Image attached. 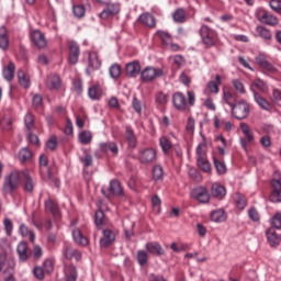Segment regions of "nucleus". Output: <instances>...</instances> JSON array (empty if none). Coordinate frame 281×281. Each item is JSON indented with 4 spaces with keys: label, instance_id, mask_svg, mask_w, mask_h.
Instances as JSON below:
<instances>
[{
    "label": "nucleus",
    "instance_id": "obj_56",
    "mask_svg": "<svg viewBox=\"0 0 281 281\" xmlns=\"http://www.w3.org/2000/svg\"><path fill=\"white\" fill-rule=\"evenodd\" d=\"M25 126L29 131H32L34 128V115L32 113H27L24 117Z\"/></svg>",
    "mask_w": 281,
    "mask_h": 281
},
{
    "label": "nucleus",
    "instance_id": "obj_38",
    "mask_svg": "<svg viewBox=\"0 0 281 281\" xmlns=\"http://www.w3.org/2000/svg\"><path fill=\"white\" fill-rule=\"evenodd\" d=\"M156 36L160 38L161 44L165 47H168V45H171L172 43V36L166 31H157Z\"/></svg>",
    "mask_w": 281,
    "mask_h": 281
},
{
    "label": "nucleus",
    "instance_id": "obj_15",
    "mask_svg": "<svg viewBox=\"0 0 281 281\" xmlns=\"http://www.w3.org/2000/svg\"><path fill=\"white\" fill-rule=\"evenodd\" d=\"M125 71H126V76H128V78H137V76H139V74H142V65H139V61L134 60L126 65Z\"/></svg>",
    "mask_w": 281,
    "mask_h": 281
},
{
    "label": "nucleus",
    "instance_id": "obj_27",
    "mask_svg": "<svg viewBox=\"0 0 281 281\" xmlns=\"http://www.w3.org/2000/svg\"><path fill=\"white\" fill-rule=\"evenodd\" d=\"M14 71H16V67L14 66V63L10 61L2 70L4 80L12 82V80H14Z\"/></svg>",
    "mask_w": 281,
    "mask_h": 281
},
{
    "label": "nucleus",
    "instance_id": "obj_62",
    "mask_svg": "<svg viewBox=\"0 0 281 281\" xmlns=\"http://www.w3.org/2000/svg\"><path fill=\"white\" fill-rule=\"evenodd\" d=\"M271 225H272V227H276V229H281V213H277L271 218Z\"/></svg>",
    "mask_w": 281,
    "mask_h": 281
},
{
    "label": "nucleus",
    "instance_id": "obj_21",
    "mask_svg": "<svg viewBox=\"0 0 281 281\" xmlns=\"http://www.w3.org/2000/svg\"><path fill=\"white\" fill-rule=\"evenodd\" d=\"M115 243V233L111 229L103 231V237L100 239L101 247H110Z\"/></svg>",
    "mask_w": 281,
    "mask_h": 281
},
{
    "label": "nucleus",
    "instance_id": "obj_19",
    "mask_svg": "<svg viewBox=\"0 0 281 281\" xmlns=\"http://www.w3.org/2000/svg\"><path fill=\"white\" fill-rule=\"evenodd\" d=\"M145 249H147L148 254H151V256H164L165 254L164 247L157 241L147 243Z\"/></svg>",
    "mask_w": 281,
    "mask_h": 281
},
{
    "label": "nucleus",
    "instance_id": "obj_36",
    "mask_svg": "<svg viewBox=\"0 0 281 281\" xmlns=\"http://www.w3.org/2000/svg\"><path fill=\"white\" fill-rule=\"evenodd\" d=\"M10 40L8 38V30L4 26L0 27V49H8Z\"/></svg>",
    "mask_w": 281,
    "mask_h": 281
},
{
    "label": "nucleus",
    "instance_id": "obj_12",
    "mask_svg": "<svg viewBox=\"0 0 281 281\" xmlns=\"http://www.w3.org/2000/svg\"><path fill=\"white\" fill-rule=\"evenodd\" d=\"M31 41L38 49L47 47V38H45V35L41 31H33L31 33Z\"/></svg>",
    "mask_w": 281,
    "mask_h": 281
},
{
    "label": "nucleus",
    "instance_id": "obj_32",
    "mask_svg": "<svg viewBox=\"0 0 281 281\" xmlns=\"http://www.w3.org/2000/svg\"><path fill=\"white\" fill-rule=\"evenodd\" d=\"M211 194L214 199H223L227 194V190L220 183H214L211 189Z\"/></svg>",
    "mask_w": 281,
    "mask_h": 281
},
{
    "label": "nucleus",
    "instance_id": "obj_52",
    "mask_svg": "<svg viewBox=\"0 0 281 281\" xmlns=\"http://www.w3.org/2000/svg\"><path fill=\"white\" fill-rule=\"evenodd\" d=\"M235 203L238 210H243L244 207H247V198H245L243 194H237L235 198Z\"/></svg>",
    "mask_w": 281,
    "mask_h": 281
},
{
    "label": "nucleus",
    "instance_id": "obj_10",
    "mask_svg": "<svg viewBox=\"0 0 281 281\" xmlns=\"http://www.w3.org/2000/svg\"><path fill=\"white\" fill-rule=\"evenodd\" d=\"M68 49H69L68 63L70 65H77L78 58H80V46L78 45V43L74 41H69Z\"/></svg>",
    "mask_w": 281,
    "mask_h": 281
},
{
    "label": "nucleus",
    "instance_id": "obj_41",
    "mask_svg": "<svg viewBox=\"0 0 281 281\" xmlns=\"http://www.w3.org/2000/svg\"><path fill=\"white\" fill-rule=\"evenodd\" d=\"M198 166L200 170H203V172L212 171V165H210V161L207 160L206 156L198 158Z\"/></svg>",
    "mask_w": 281,
    "mask_h": 281
},
{
    "label": "nucleus",
    "instance_id": "obj_22",
    "mask_svg": "<svg viewBox=\"0 0 281 281\" xmlns=\"http://www.w3.org/2000/svg\"><path fill=\"white\" fill-rule=\"evenodd\" d=\"M45 207L47 212H50L54 218H60V209H58V202L48 199L45 201Z\"/></svg>",
    "mask_w": 281,
    "mask_h": 281
},
{
    "label": "nucleus",
    "instance_id": "obj_60",
    "mask_svg": "<svg viewBox=\"0 0 281 281\" xmlns=\"http://www.w3.org/2000/svg\"><path fill=\"white\" fill-rule=\"evenodd\" d=\"M80 161L83 164L85 168L93 166V157L89 154H86L83 157H81Z\"/></svg>",
    "mask_w": 281,
    "mask_h": 281
},
{
    "label": "nucleus",
    "instance_id": "obj_33",
    "mask_svg": "<svg viewBox=\"0 0 281 281\" xmlns=\"http://www.w3.org/2000/svg\"><path fill=\"white\" fill-rule=\"evenodd\" d=\"M223 100L226 104H228V106H231V109H234V105L238 103L236 102L237 100L236 93L229 90H224Z\"/></svg>",
    "mask_w": 281,
    "mask_h": 281
},
{
    "label": "nucleus",
    "instance_id": "obj_54",
    "mask_svg": "<svg viewBox=\"0 0 281 281\" xmlns=\"http://www.w3.org/2000/svg\"><path fill=\"white\" fill-rule=\"evenodd\" d=\"M72 12L75 16H77V19H82V16H85V13H86L85 5L82 4L74 5Z\"/></svg>",
    "mask_w": 281,
    "mask_h": 281
},
{
    "label": "nucleus",
    "instance_id": "obj_39",
    "mask_svg": "<svg viewBox=\"0 0 281 281\" xmlns=\"http://www.w3.org/2000/svg\"><path fill=\"white\" fill-rule=\"evenodd\" d=\"M222 82L221 75L215 76V81H209L207 82V89L211 91V93H218L221 89L218 88Z\"/></svg>",
    "mask_w": 281,
    "mask_h": 281
},
{
    "label": "nucleus",
    "instance_id": "obj_18",
    "mask_svg": "<svg viewBox=\"0 0 281 281\" xmlns=\"http://www.w3.org/2000/svg\"><path fill=\"white\" fill-rule=\"evenodd\" d=\"M63 81L60 80V77L58 75H49L46 79V87L50 91H58Z\"/></svg>",
    "mask_w": 281,
    "mask_h": 281
},
{
    "label": "nucleus",
    "instance_id": "obj_43",
    "mask_svg": "<svg viewBox=\"0 0 281 281\" xmlns=\"http://www.w3.org/2000/svg\"><path fill=\"white\" fill-rule=\"evenodd\" d=\"M256 32L260 38H263L265 41H271V31L265 26H257Z\"/></svg>",
    "mask_w": 281,
    "mask_h": 281
},
{
    "label": "nucleus",
    "instance_id": "obj_24",
    "mask_svg": "<svg viewBox=\"0 0 281 281\" xmlns=\"http://www.w3.org/2000/svg\"><path fill=\"white\" fill-rule=\"evenodd\" d=\"M100 149L102 153H111L113 157H116V155L120 153V148L114 142L101 143Z\"/></svg>",
    "mask_w": 281,
    "mask_h": 281
},
{
    "label": "nucleus",
    "instance_id": "obj_5",
    "mask_svg": "<svg viewBox=\"0 0 281 281\" xmlns=\"http://www.w3.org/2000/svg\"><path fill=\"white\" fill-rule=\"evenodd\" d=\"M101 192L106 199H112V196H122L124 194V189L122 188V183L117 180H112L108 188L101 189Z\"/></svg>",
    "mask_w": 281,
    "mask_h": 281
},
{
    "label": "nucleus",
    "instance_id": "obj_64",
    "mask_svg": "<svg viewBox=\"0 0 281 281\" xmlns=\"http://www.w3.org/2000/svg\"><path fill=\"white\" fill-rule=\"evenodd\" d=\"M204 106L207 109V111H216V104L214 103V100L211 99V97H207L204 101Z\"/></svg>",
    "mask_w": 281,
    "mask_h": 281
},
{
    "label": "nucleus",
    "instance_id": "obj_37",
    "mask_svg": "<svg viewBox=\"0 0 281 281\" xmlns=\"http://www.w3.org/2000/svg\"><path fill=\"white\" fill-rule=\"evenodd\" d=\"M226 218L225 210L218 209L211 213V221H214V223H223Z\"/></svg>",
    "mask_w": 281,
    "mask_h": 281
},
{
    "label": "nucleus",
    "instance_id": "obj_48",
    "mask_svg": "<svg viewBox=\"0 0 281 281\" xmlns=\"http://www.w3.org/2000/svg\"><path fill=\"white\" fill-rule=\"evenodd\" d=\"M91 139H93V136L89 131H83L79 134V140L85 145L91 144Z\"/></svg>",
    "mask_w": 281,
    "mask_h": 281
},
{
    "label": "nucleus",
    "instance_id": "obj_44",
    "mask_svg": "<svg viewBox=\"0 0 281 281\" xmlns=\"http://www.w3.org/2000/svg\"><path fill=\"white\" fill-rule=\"evenodd\" d=\"M153 179L155 181H161L164 179V167L161 165H156L153 168Z\"/></svg>",
    "mask_w": 281,
    "mask_h": 281
},
{
    "label": "nucleus",
    "instance_id": "obj_59",
    "mask_svg": "<svg viewBox=\"0 0 281 281\" xmlns=\"http://www.w3.org/2000/svg\"><path fill=\"white\" fill-rule=\"evenodd\" d=\"M252 87H256L258 91H267V83L261 79H256L252 81Z\"/></svg>",
    "mask_w": 281,
    "mask_h": 281
},
{
    "label": "nucleus",
    "instance_id": "obj_23",
    "mask_svg": "<svg viewBox=\"0 0 281 281\" xmlns=\"http://www.w3.org/2000/svg\"><path fill=\"white\" fill-rule=\"evenodd\" d=\"M268 243L271 247H278L281 243V236L273 228H269L266 233Z\"/></svg>",
    "mask_w": 281,
    "mask_h": 281
},
{
    "label": "nucleus",
    "instance_id": "obj_14",
    "mask_svg": "<svg viewBox=\"0 0 281 281\" xmlns=\"http://www.w3.org/2000/svg\"><path fill=\"white\" fill-rule=\"evenodd\" d=\"M272 192L270 194V201L272 203H281V182L280 180L271 181Z\"/></svg>",
    "mask_w": 281,
    "mask_h": 281
},
{
    "label": "nucleus",
    "instance_id": "obj_20",
    "mask_svg": "<svg viewBox=\"0 0 281 281\" xmlns=\"http://www.w3.org/2000/svg\"><path fill=\"white\" fill-rule=\"evenodd\" d=\"M88 95L90 98V100H100V98H102V95H104V88H102V86L100 85H92L89 89H88Z\"/></svg>",
    "mask_w": 281,
    "mask_h": 281
},
{
    "label": "nucleus",
    "instance_id": "obj_63",
    "mask_svg": "<svg viewBox=\"0 0 281 281\" xmlns=\"http://www.w3.org/2000/svg\"><path fill=\"white\" fill-rule=\"evenodd\" d=\"M108 12H110V14L112 16H115V14H119L120 13V4H115V3H112V4H109L108 3V7L105 9Z\"/></svg>",
    "mask_w": 281,
    "mask_h": 281
},
{
    "label": "nucleus",
    "instance_id": "obj_17",
    "mask_svg": "<svg viewBox=\"0 0 281 281\" xmlns=\"http://www.w3.org/2000/svg\"><path fill=\"white\" fill-rule=\"evenodd\" d=\"M22 181H23V190L24 192L32 193L34 192V179H32V176H30L29 171H22Z\"/></svg>",
    "mask_w": 281,
    "mask_h": 281
},
{
    "label": "nucleus",
    "instance_id": "obj_34",
    "mask_svg": "<svg viewBox=\"0 0 281 281\" xmlns=\"http://www.w3.org/2000/svg\"><path fill=\"white\" fill-rule=\"evenodd\" d=\"M139 23L143 25H147V27H155L157 25V22L155 21V16L149 13H144L138 19Z\"/></svg>",
    "mask_w": 281,
    "mask_h": 281
},
{
    "label": "nucleus",
    "instance_id": "obj_1",
    "mask_svg": "<svg viewBox=\"0 0 281 281\" xmlns=\"http://www.w3.org/2000/svg\"><path fill=\"white\" fill-rule=\"evenodd\" d=\"M14 267H16V263L14 262L12 255H10V251L3 250L0 252V272L9 276L7 280H10V278L14 280V277H12Z\"/></svg>",
    "mask_w": 281,
    "mask_h": 281
},
{
    "label": "nucleus",
    "instance_id": "obj_8",
    "mask_svg": "<svg viewBox=\"0 0 281 281\" xmlns=\"http://www.w3.org/2000/svg\"><path fill=\"white\" fill-rule=\"evenodd\" d=\"M192 199L198 201V203H210V191L205 187H196L195 189L192 190L191 192Z\"/></svg>",
    "mask_w": 281,
    "mask_h": 281
},
{
    "label": "nucleus",
    "instance_id": "obj_61",
    "mask_svg": "<svg viewBox=\"0 0 281 281\" xmlns=\"http://www.w3.org/2000/svg\"><path fill=\"white\" fill-rule=\"evenodd\" d=\"M132 106L138 115H142V101H139L137 97L133 98Z\"/></svg>",
    "mask_w": 281,
    "mask_h": 281
},
{
    "label": "nucleus",
    "instance_id": "obj_26",
    "mask_svg": "<svg viewBox=\"0 0 281 281\" xmlns=\"http://www.w3.org/2000/svg\"><path fill=\"white\" fill-rule=\"evenodd\" d=\"M170 100V97L168 95V93L164 92V91H158L155 94V102L158 106V109H164V106H166L168 104Z\"/></svg>",
    "mask_w": 281,
    "mask_h": 281
},
{
    "label": "nucleus",
    "instance_id": "obj_13",
    "mask_svg": "<svg viewBox=\"0 0 281 281\" xmlns=\"http://www.w3.org/2000/svg\"><path fill=\"white\" fill-rule=\"evenodd\" d=\"M63 256L66 258V260H72V258H75V260L80 261L82 258V255L78 251V249H74V247H71L69 244L64 245Z\"/></svg>",
    "mask_w": 281,
    "mask_h": 281
},
{
    "label": "nucleus",
    "instance_id": "obj_47",
    "mask_svg": "<svg viewBox=\"0 0 281 281\" xmlns=\"http://www.w3.org/2000/svg\"><path fill=\"white\" fill-rule=\"evenodd\" d=\"M240 130L244 133L247 142H254V133H251V128H249V125H247V123H241Z\"/></svg>",
    "mask_w": 281,
    "mask_h": 281
},
{
    "label": "nucleus",
    "instance_id": "obj_42",
    "mask_svg": "<svg viewBox=\"0 0 281 281\" xmlns=\"http://www.w3.org/2000/svg\"><path fill=\"white\" fill-rule=\"evenodd\" d=\"M172 16L176 23H186L187 21L186 10L183 9H177Z\"/></svg>",
    "mask_w": 281,
    "mask_h": 281
},
{
    "label": "nucleus",
    "instance_id": "obj_31",
    "mask_svg": "<svg viewBox=\"0 0 281 281\" xmlns=\"http://www.w3.org/2000/svg\"><path fill=\"white\" fill-rule=\"evenodd\" d=\"M125 139L128 144V148H137V136H135V132H133V128L126 127Z\"/></svg>",
    "mask_w": 281,
    "mask_h": 281
},
{
    "label": "nucleus",
    "instance_id": "obj_29",
    "mask_svg": "<svg viewBox=\"0 0 281 281\" xmlns=\"http://www.w3.org/2000/svg\"><path fill=\"white\" fill-rule=\"evenodd\" d=\"M72 238L77 245H81L82 247H87V245H89V239L82 235V232L79 228H75L72 231Z\"/></svg>",
    "mask_w": 281,
    "mask_h": 281
},
{
    "label": "nucleus",
    "instance_id": "obj_6",
    "mask_svg": "<svg viewBox=\"0 0 281 281\" xmlns=\"http://www.w3.org/2000/svg\"><path fill=\"white\" fill-rule=\"evenodd\" d=\"M249 103L239 101L232 108V113L236 120H245L249 115Z\"/></svg>",
    "mask_w": 281,
    "mask_h": 281
},
{
    "label": "nucleus",
    "instance_id": "obj_25",
    "mask_svg": "<svg viewBox=\"0 0 281 281\" xmlns=\"http://www.w3.org/2000/svg\"><path fill=\"white\" fill-rule=\"evenodd\" d=\"M159 146L164 155H170V150L173 148L172 140H170V137L168 136H161L159 138Z\"/></svg>",
    "mask_w": 281,
    "mask_h": 281
},
{
    "label": "nucleus",
    "instance_id": "obj_35",
    "mask_svg": "<svg viewBox=\"0 0 281 281\" xmlns=\"http://www.w3.org/2000/svg\"><path fill=\"white\" fill-rule=\"evenodd\" d=\"M213 164L215 166L217 175H225V172H227V166L222 158L213 156Z\"/></svg>",
    "mask_w": 281,
    "mask_h": 281
},
{
    "label": "nucleus",
    "instance_id": "obj_11",
    "mask_svg": "<svg viewBox=\"0 0 281 281\" xmlns=\"http://www.w3.org/2000/svg\"><path fill=\"white\" fill-rule=\"evenodd\" d=\"M172 104L177 111H186L188 109V99L182 92H175L172 95Z\"/></svg>",
    "mask_w": 281,
    "mask_h": 281
},
{
    "label": "nucleus",
    "instance_id": "obj_16",
    "mask_svg": "<svg viewBox=\"0 0 281 281\" xmlns=\"http://www.w3.org/2000/svg\"><path fill=\"white\" fill-rule=\"evenodd\" d=\"M16 251L22 262H25L32 256V250H30L26 241H21L18 245Z\"/></svg>",
    "mask_w": 281,
    "mask_h": 281
},
{
    "label": "nucleus",
    "instance_id": "obj_49",
    "mask_svg": "<svg viewBox=\"0 0 281 281\" xmlns=\"http://www.w3.org/2000/svg\"><path fill=\"white\" fill-rule=\"evenodd\" d=\"M106 218L104 217V212L99 210L94 214V223L97 227H102V224L105 223Z\"/></svg>",
    "mask_w": 281,
    "mask_h": 281
},
{
    "label": "nucleus",
    "instance_id": "obj_50",
    "mask_svg": "<svg viewBox=\"0 0 281 281\" xmlns=\"http://www.w3.org/2000/svg\"><path fill=\"white\" fill-rule=\"evenodd\" d=\"M18 78L21 87H24V89H27V87H30V79H27V76H25L24 71L19 70Z\"/></svg>",
    "mask_w": 281,
    "mask_h": 281
},
{
    "label": "nucleus",
    "instance_id": "obj_9",
    "mask_svg": "<svg viewBox=\"0 0 281 281\" xmlns=\"http://www.w3.org/2000/svg\"><path fill=\"white\" fill-rule=\"evenodd\" d=\"M164 72L161 69H156L153 67H146L142 72H140V79L143 82H153L155 78L161 77Z\"/></svg>",
    "mask_w": 281,
    "mask_h": 281
},
{
    "label": "nucleus",
    "instance_id": "obj_57",
    "mask_svg": "<svg viewBox=\"0 0 281 281\" xmlns=\"http://www.w3.org/2000/svg\"><path fill=\"white\" fill-rule=\"evenodd\" d=\"M46 148H48V150H56V148H58V138H56V136H52L46 142Z\"/></svg>",
    "mask_w": 281,
    "mask_h": 281
},
{
    "label": "nucleus",
    "instance_id": "obj_7",
    "mask_svg": "<svg viewBox=\"0 0 281 281\" xmlns=\"http://www.w3.org/2000/svg\"><path fill=\"white\" fill-rule=\"evenodd\" d=\"M256 19L265 25H278L279 23L278 18L265 9H257Z\"/></svg>",
    "mask_w": 281,
    "mask_h": 281
},
{
    "label": "nucleus",
    "instance_id": "obj_45",
    "mask_svg": "<svg viewBox=\"0 0 281 281\" xmlns=\"http://www.w3.org/2000/svg\"><path fill=\"white\" fill-rule=\"evenodd\" d=\"M19 159L22 164H25V161H30L32 159V150L29 148H22L19 153Z\"/></svg>",
    "mask_w": 281,
    "mask_h": 281
},
{
    "label": "nucleus",
    "instance_id": "obj_4",
    "mask_svg": "<svg viewBox=\"0 0 281 281\" xmlns=\"http://www.w3.org/2000/svg\"><path fill=\"white\" fill-rule=\"evenodd\" d=\"M137 159L139 164L150 166V164H155V161H157V150L153 147L139 149Z\"/></svg>",
    "mask_w": 281,
    "mask_h": 281
},
{
    "label": "nucleus",
    "instance_id": "obj_30",
    "mask_svg": "<svg viewBox=\"0 0 281 281\" xmlns=\"http://www.w3.org/2000/svg\"><path fill=\"white\" fill-rule=\"evenodd\" d=\"M72 238L77 245H81L82 247H87V245H89V239L82 235V232L79 228H75L72 231Z\"/></svg>",
    "mask_w": 281,
    "mask_h": 281
},
{
    "label": "nucleus",
    "instance_id": "obj_58",
    "mask_svg": "<svg viewBox=\"0 0 281 281\" xmlns=\"http://www.w3.org/2000/svg\"><path fill=\"white\" fill-rule=\"evenodd\" d=\"M269 5L273 12L281 14V0H270Z\"/></svg>",
    "mask_w": 281,
    "mask_h": 281
},
{
    "label": "nucleus",
    "instance_id": "obj_55",
    "mask_svg": "<svg viewBox=\"0 0 281 281\" xmlns=\"http://www.w3.org/2000/svg\"><path fill=\"white\" fill-rule=\"evenodd\" d=\"M137 260H138V263L140 265V267H144V265H146V262H148V254L144 250H139L137 252Z\"/></svg>",
    "mask_w": 281,
    "mask_h": 281
},
{
    "label": "nucleus",
    "instance_id": "obj_3",
    "mask_svg": "<svg viewBox=\"0 0 281 281\" xmlns=\"http://www.w3.org/2000/svg\"><path fill=\"white\" fill-rule=\"evenodd\" d=\"M200 36L205 47H214L216 45V41H218V34L216 31L212 30L205 24H203L200 29Z\"/></svg>",
    "mask_w": 281,
    "mask_h": 281
},
{
    "label": "nucleus",
    "instance_id": "obj_46",
    "mask_svg": "<svg viewBox=\"0 0 281 281\" xmlns=\"http://www.w3.org/2000/svg\"><path fill=\"white\" fill-rule=\"evenodd\" d=\"M259 65L265 69V71H268L269 74H276L278 71V68L266 59H261Z\"/></svg>",
    "mask_w": 281,
    "mask_h": 281
},
{
    "label": "nucleus",
    "instance_id": "obj_51",
    "mask_svg": "<svg viewBox=\"0 0 281 281\" xmlns=\"http://www.w3.org/2000/svg\"><path fill=\"white\" fill-rule=\"evenodd\" d=\"M232 85H233L235 91H237V93H241V94L247 93V91L245 90V85L243 83V81H240L238 79H234L232 81Z\"/></svg>",
    "mask_w": 281,
    "mask_h": 281
},
{
    "label": "nucleus",
    "instance_id": "obj_40",
    "mask_svg": "<svg viewBox=\"0 0 281 281\" xmlns=\"http://www.w3.org/2000/svg\"><path fill=\"white\" fill-rule=\"evenodd\" d=\"M255 95V100L257 102V104L263 109V111H269V109H271V103H269V101H267V99L262 98L260 94H258V92L254 93Z\"/></svg>",
    "mask_w": 281,
    "mask_h": 281
},
{
    "label": "nucleus",
    "instance_id": "obj_53",
    "mask_svg": "<svg viewBox=\"0 0 281 281\" xmlns=\"http://www.w3.org/2000/svg\"><path fill=\"white\" fill-rule=\"evenodd\" d=\"M121 75H122V67H120V65L114 64L110 67L111 78H120Z\"/></svg>",
    "mask_w": 281,
    "mask_h": 281
},
{
    "label": "nucleus",
    "instance_id": "obj_28",
    "mask_svg": "<svg viewBox=\"0 0 281 281\" xmlns=\"http://www.w3.org/2000/svg\"><path fill=\"white\" fill-rule=\"evenodd\" d=\"M102 61L98 57V53L91 52L88 55V69H100Z\"/></svg>",
    "mask_w": 281,
    "mask_h": 281
},
{
    "label": "nucleus",
    "instance_id": "obj_2",
    "mask_svg": "<svg viewBox=\"0 0 281 281\" xmlns=\"http://www.w3.org/2000/svg\"><path fill=\"white\" fill-rule=\"evenodd\" d=\"M22 176L19 171H13L4 178L3 192L4 194H12L19 186H21Z\"/></svg>",
    "mask_w": 281,
    "mask_h": 281
}]
</instances>
